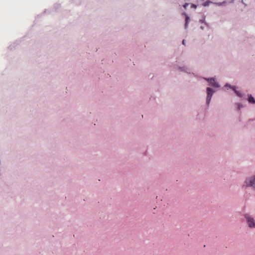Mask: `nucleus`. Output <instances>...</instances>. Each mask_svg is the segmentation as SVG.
Here are the masks:
<instances>
[{"label":"nucleus","mask_w":255,"mask_h":255,"mask_svg":"<svg viewBox=\"0 0 255 255\" xmlns=\"http://www.w3.org/2000/svg\"><path fill=\"white\" fill-rule=\"evenodd\" d=\"M243 187L245 188L252 187L253 189L255 191V174L246 178Z\"/></svg>","instance_id":"nucleus-1"},{"label":"nucleus","mask_w":255,"mask_h":255,"mask_svg":"<svg viewBox=\"0 0 255 255\" xmlns=\"http://www.w3.org/2000/svg\"><path fill=\"white\" fill-rule=\"evenodd\" d=\"M244 217L246 219L248 227L251 229L255 228V221L254 218L248 214H245Z\"/></svg>","instance_id":"nucleus-2"},{"label":"nucleus","mask_w":255,"mask_h":255,"mask_svg":"<svg viewBox=\"0 0 255 255\" xmlns=\"http://www.w3.org/2000/svg\"><path fill=\"white\" fill-rule=\"evenodd\" d=\"M207 102L209 103L211 99L213 91L211 88H207Z\"/></svg>","instance_id":"nucleus-3"},{"label":"nucleus","mask_w":255,"mask_h":255,"mask_svg":"<svg viewBox=\"0 0 255 255\" xmlns=\"http://www.w3.org/2000/svg\"><path fill=\"white\" fill-rule=\"evenodd\" d=\"M207 81H209L210 85L212 86H213L214 87H219V85L218 83H217L215 79L213 78L211 79H207Z\"/></svg>","instance_id":"nucleus-4"},{"label":"nucleus","mask_w":255,"mask_h":255,"mask_svg":"<svg viewBox=\"0 0 255 255\" xmlns=\"http://www.w3.org/2000/svg\"><path fill=\"white\" fill-rule=\"evenodd\" d=\"M206 116V113H198L197 115V118L200 120H204Z\"/></svg>","instance_id":"nucleus-5"},{"label":"nucleus","mask_w":255,"mask_h":255,"mask_svg":"<svg viewBox=\"0 0 255 255\" xmlns=\"http://www.w3.org/2000/svg\"><path fill=\"white\" fill-rule=\"evenodd\" d=\"M248 101H249V103H250L251 104H255V100L254 98V97L252 96L251 95L249 96Z\"/></svg>","instance_id":"nucleus-6"},{"label":"nucleus","mask_w":255,"mask_h":255,"mask_svg":"<svg viewBox=\"0 0 255 255\" xmlns=\"http://www.w3.org/2000/svg\"><path fill=\"white\" fill-rule=\"evenodd\" d=\"M183 14L185 15L186 19H185V27L186 28L187 27L189 20V17L185 13H184Z\"/></svg>","instance_id":"nucleus-7"},{"label":"nucleus","mask_w":255,"mask_h":255,"mask_svg":"<svg viewBox=\"0 0 255 255\" xmlns=\"http://www.w3.org/2000/svg\"><path fill=\"white\" fill-rule=\"evenodd\" d=\"M232 89L235 91V93L237 94V95L239 97H242L241 94L238 91L235 90V87H233Z\"/></svg>","instance_id":"nucleus-8"},{"label":"nucleus","mask_w":255,"mask_h":255,"mask_svg":"<svg viewBox=\"0 0 255 255\" xmlns=\"http://www.w3.org/2000/svg\"><path fill=\"white\" fill-rule=\"evenodd\" d=\"M210 3H211L210 1H207L205 2L204 3H203V5L204 6H208Z\"/></svg>","instance_id":"nucleus-9"},{"label":"nucleus","mask_w":255,"mask_h":255,"mask_svg":"<svg viewBox=\"0 0 255 255\" xmlns=\"http://www.w3.org/2000/svg\"><path fill=\"white\" fill-rule=\"evenodd\" d=\"M191 7H193V8H196L197 7V6L196 5L194 4H192L191 5Z\"/></svg>","instance_id":"nucleus-10"},{"label":"nucleus","mask_w":255,"mask_h":255,"mask_svg":"<svg viewBox=\"0 0 255 255\" xmlns=\"http://www.w3.org/2000/svg\"><path fill=\"white\" fill-rule=\"evenodd\" d=\"M188 5V3H186L184 5H183V7L185 8H186L187 6Z\"/></svg>","instance_id":"nucleus-11"},{"label":"nucleus","mask_w":255,"mask_h":255,"mask_svg":"<svg viewBox=\"0 0 255 255\" xmlns=\"http://www.w3.org/2000/svg\"><path fill=\"white\" fill-rule=\"evenodd\" d=\"M182 43L183 45H185V40H183V41H182Z\"/></svg>","instance_id":"nucleus-12"},{"label":"nucleus","mask_w":255,"mask_h":255,"mask_svg":"<svg viewBox=\"0 0 255 255\" xmlns=\"http://www.w3.org/2000/svg\"><path fill=\"white\" fill-rule=\"evenodd\" d=\"M254 120H255V119H250L249 120V121H254Z\"/></svg>","instance_id":"nucleus-13"},{"label":"nucleus","mask_w":255,"mask_h":255,"mask_svg":"<svg viewBox=\"0 0 255 255\" xmlns=\"http://www.w3.org/2000/svg\"><path fill=\"white\" fill-rule=\"evenodd\" d=\"M225 86H229V85L226 84Z\"/></svg>","instance_id":"nucleus-14"}]
</instances>
